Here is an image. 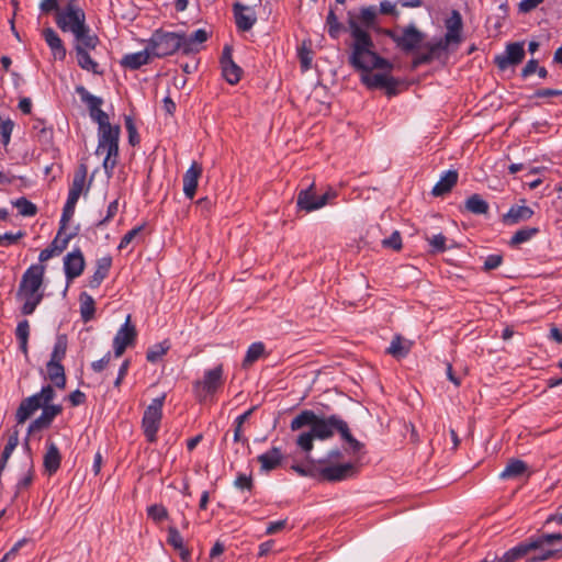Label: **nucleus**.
I'll return each instance as SVG.
<instances>
[{
	"mask_svg": "<svg viewBox=\"0 0 562 562\" xmlns=\"http://www.w3.org/2000/svg\"><path fill=\"white\" fill-rule=\"evenodd\" d=\"M145 228V225L142 224L139 226L134 227L133 229L128 231L122 238L119 244V249L126 248L132 241L134 240H140L142 239V232Z\"/></svg>",
	"mask_w": 562,
	"mask_h": 562,
	"instance_id": "6e6d98bb",
	"label": "nucleus"
},
{
	"mask_svg": "<svg viewBox=\"0 0 562 562\" xmlns=\"http://www.w3.org/2000/svg\"><path fill=\"white\" fill-rule=\"evenodd\" d=\"M464 209L475 215L486 214L488 212V203L477 193L470 195L465 203Z\"/></svg>",
	"mask_w": 562,
	"mask_h": 562,
	"instance_id": "58836bf2",
	"label": "nucleus"
},
{
	"mask_svg": "<svg viewBox=\"0 0 562 562\" xmlns=\"http://www.w3.org/2000/svg\"><path fill=\"white\" fill-rule=\"evenodd\" d=\"M412 347L413 341L402 337L401 335H395L386 349V353L400 360L409 353Z\"/></svg>",
	"mask_w": 562,
	"mask_h": 562,
	"instance_id": "7c9ffc66",
	"label": "nucleus"
},
{
	"mask_svg": "<svg viewBox=\"0 0 562 562\" xmlns=\"http://www.w3.org/2000/svg\"><path fill=\"white\" fill-rule=\"evenodd\" d=\"M151 57L150 48L147 45L144 50L126 54L121 60V66L131 70H136L142 66L147 65Z\"/></svg>",
	"mask_w": 562,
	"mask_h": 562,
	"instance_id": "393cba45",
	"label": "nucleus"
},
{
	"mask_svg": "<svg viewBox=\"0 0 562 562\" xmlns=\"http://www.w3.org/2000/svg\"><path fill=\"white\" fill-rule=\"evenodd\" d=\"M33 396L37 397V401L41 403L42 407L44 405H49V402H52L55 397V391L52 385H46L40 393H36Z\"/></svg>",
	"mask_w": 562,
	"mask_h": 562,
	"instance_id": "052dcab7",
	"label": "nucleus"
},
{
	"mask_svg": "<svg viewBox=\"0 0 562 562\" xmlns=\"http://www.w3.org/2000/svg\"><path fill=\"white\" fill-rule=\"evenodd\" d=\"M65 231H60V228L57 232L56 237L50 243L49 247L54 249L56 255L61 254L68 246V243L70 239L75 236V234H68L65 237H61Z\"/></svg>",
	"mask_w": 562,
	"mask_h": 562,
	"instance_id": "5fc2aeb1",
	"label": "nucleus"
},
{
	"mask_svg": "<svg viewBox=\"0 0 562 562\" xmlns=\"http://www.w3.org/2000/svg\"><path fill=\"white\" fill-rule=\"evenodd\" d=\"M222 74L229 85H236L241 78L243 70L232 57V47L225 46L221 56Z\"/></svg>",
	"mask_w": 562,
	"mask_h": 562,
	"instance_id": "f3484780",
	"label": "nucleus"
},
{
	"mask_svg": "<svg viewBox=\"0 0 562 562\" xmlns=\"http://www.w3.org/2000/svg\"><path fill=\"white\" fill-rule=\"evenodd\" d=\"M297 56L302 70L307 71L312 67L314 53L311 47L306 45V42H303L302 46L297 49Z\"/></svg>",
	"mask_w": 562,
	"mask_h": 562,
	"instance_id": "8fccbe9b",
	"label": "nucleus"
},
{
	"mask_svg": "<svg viewBox=\"0 0 562 562\" xmlns=\"http://www.w3.org/2000/svg\"><path fill=\"white\" fill-rule=\"evenodd\" d=\"M15 336L18 340H29L30 336V324L27 319H23L19 322L16 329H15Z\"/></svg>",
	"mask_w": 562,
	"mask_h": 562,
	"instance_id": "e2e57ef3",
	"label": "nucleus"
},
{
	"mask_svg": "<svg viewBox=\"0 0 562 562\" xmlns=\"http://www.w3.org/2000/svg\"><path fill=\"white\" fill-rule=\"evenodd\" d=\"M357 473V467L353 463L334 464L321 469V481L340 482L352 477Z\"/></svg>",
	"mask_w": 562,
	"mask_h": 562,
	"instance_id": "4468645a",
	"label": "nucleus"
},
{
	"mask_svg": "<svg viewBox=\"0 0 562 562\" xmlns=\"http://www.w3.org/2000/svg\"><path fill=\"white\" fill-rule=\"evenodd\" d=\"M88 168L85 164L77 168L71 186L69 188L68 198L78 201L85 190Z\"/></svg>",
	"mask_w": 562,
	"mask_h": 562,
	"instance_id": "c85d7f7f",
	"label": "nucleus"
},
{
	"mask_svg": "<svg viewBox=\"0 0 562 562\" xmlns=\"http://www.w3.org/2000/svg\"><path fill=\"white\" fill-rule=\"evenodd\" d=\"M106 153L105 158L103 160V168L105 170V173L111 177L113 169L117 165V157H119V146L114 147H108L104 149Z\"/></svg>",
	"mask_w": 562,
	"mask_h": 562,
	"instance_id": "de8ad7c7",
	"label": "nucleus"
},
{
	"mask_svg": "<svg viewBox=\"0 0 562 562\" xmlns=\"http://www.w3.org/2000/svg\"><path fill=\"white\" fill-rule=\"evenodd\" d=\"M46 367L49 380L56 387L64 389L66 386V375L61 361L49 360Z\"/></svg>",
	"mask_w": 562,
	"mask_h": 562,
	"instance_id": "4c0bfd02",
	"label": "nucleus"
},
{
	"mask_svg": "<svg viewBox=\"0 0 562 562\" xmlns=\"http://www.w3.org/2000/svg\"><path fill=\"white\" fill-rule=\"evenodd\" d=\"M97 269L93 273V276L89 279L88 285L91 289H97L101 285L104 279L108 278L111 266H112V258L111 256H104L102 258H99L95 261Z\"/></svg>",
	"mask_w": 562,
	"mask_h": 562,
	"instance_id": "a878e982",
	"label": "nucleus"
},
{
	"mask_svg": "<svg viewBox=\"0 0 562 562\" xmlns=\"http://www.w3.org/2000/svg\"><path fill=\"white\" fill-rule=\"evenodd\" d=\"M326 25L328 27V34L331 38L336 40L342 30L341 23L338 21L334 10L330 9L326 19Z\"/></svg>",
	"mask_w": 562,
	"mask_h": 562,
	"instance_id": "603ef678",
	"label": "nucleus"
},
{
	"mask_svg": "<svg viewBox=\"0 0 562 562\" xmlns=\"http://www.w3.org/2000/svg\"><path fill=\"white\" fill-rule=\"evenodd\" d=\"M258 462L263 471H271L278 468L282 460V453L279 448H272L266 453L258 456Z\"/></svg>",
	"mask_w": 562,
	"mask_h": 562,
	"instance_id": "e433bc0d",
	"label": "nucleus"
},
{
	"mask_svg": "<svg viewBox=\"0 0 562 562\" xmlns=\"http://www.w3.org/2000/svg\"><path fill=\"white\" fill-rule=\"evenodd\" d=\"M86 23V14L77 0H69L66 8L56 14V24L64 32H72Z\"/></svg>",
	"mask_w": 562,
	"mask_h": 562,
	"instance_id": "6e6552de",
	"label": "nucleus"
},
{
	"mask_svg": "<svg viewBox=\"0 0 562 562\" xmlns=\"http://www.w3.org/2000/svg\"><path fill=\"white\" fill-rule=\"evenodd\" d=\"M78 201L67 198V201L63 209V214L59 222L60 231H66L69 221L71 220L75 207Z\"/></svg>",
	"mask_w": 562,
	"mask_h": 562,
	"instance_id": "864d4df0",
	"label": "nucleus"
},
{
	"mask_svg": "<svg viewBox=\"0 0 562 562\" xmlns=\"http://www.w3.org/2000/svg\"><path fill=\"white\" fill-rule=\"evenodd\" d=\"M235 486L239 490H248L250 491L252 487V479L246 474H238L235 480Z\"/></svg>",
	"mask_w": 562,
	"mask_h": 562,
	"instance_id": "774afa93",
	"label": "nucleus"
},
{
	"mask_svg": "<svg viewBox=\"0 0 562 562\" xmlns=\"http://www.w3.org/2000/svg\"><path fill=\"white\" fill-rule=\"evenodd\" d=\"M303 427H310L308 431L301 432L295 442L304 452H311L314 439L327 440L338 432L353 452L362 449L363 445L350 432L347 422L338 415L319 416L311 409L302 411L296 415L290 425L291 430L297 431Z\"/></svg>",
	"mask_w": 562,
	"mask_h": 562,
	"instance_id": "f257e3e1",
	"label": "nucleus"
},
{
	"mask_svg": "<svg viewBox=\"0 0 562 562\" xmlns=\"http://www.w3.org/2000/svg\"><path fill=\"white\" fill-rule=\"evenodd\" d=\"M385 34L405 53L415 50L424 40V34L415 25L406 26L401 34L392 30H386Z\"/></svg>",
	"mask_w": 562,
	"mask_h": 562,
	"instance_id": "1a4fd4ad",
	"label": "nucleus"
},
{
	"mask_svg": "<svg viewBox=\"0 0 562 562\" xmlns=\"http://www.w3.org/2000/svg\"><path fill=\"white\" fill-rule=\"evenodd\" d=\"M38 408H41V403L37 401L36 396L32 395L24 398L16 409L15 419L18 424L25 423Z\"/></svg>",
	"mask_w": 562,
	"mask_h": 562,
	"instance_id": "f704fd0d",
	"label": "nucleus"
},
{
	"mask_svg": "<svg viewBox=\"0 0 562 562\" xmlns=\"http://www.w3.org/2000/svg\"><path fill=\"white\" fill-rule=\"evenodd\" d=\"M542 543V540L537 539L526 544H517L516 547L506 551L502 557L494 555L491 558V555H487L481 562H515L518 559L526 557L530 550L540 548Z\"/></svg>",
	"mask_w": 562,
	"mask_h": 562,
	"instance_id": "ddd939ff",
	"label": "nucleus"
},
{
	"mask_svg": "<svg viewBox=\"0 0 562 562\" xmlns=\"http://www.w3.org/2000/svg\"><path fill=\"white\" fill-rule=\"evenodd\" d=\"M43 36L52 49L55 59L63 60L66 57V48L58 34L52 27H46L43 31Z\"/></svg>",
	"mask_w": 562,
	"mask_h": 562,
	"instance_id": "72a5a7b5",
	"label": "nucleus"
},
{
	"mask_svg": "<svg viewBox=\"0 0 562 562\" xmlns=\"http://www.w3.org/2000/svg\"><path fill=\"white\" fill-rule=\"evenodd\" d=\"M362 82L369 88H381L386 90L387 95H395L397 93V86L400 81L386 74H364Z\"/></svg>",
	"mask_w": 562,
	"mask_h": 562,
	"instance_id": "2eb2a0df",
	"label": "nucleus"
},
{
	"mask_svg": "<svg viewBox=\"0 0 562 562\" xmlns=\"http://www.w3.org/2000/svg\"><path fill=\"white\" fill-rule=\"evenodd\" d=\"M75 50L77 56V63L82 69L91 71L97 75L102 74V71L99 70L98 63L94 61L89 55V49H81L80 47H75Z\"/></svg>",
	"mask_w": 562,
	"mask_h": 562,
	"instance_id": "ea45409f",
	"label": "nucleus"
},
{
	"mask_svg": "<svg viewBox=\"0 0 562 562\" xmlns=\"http://www.w3.org/2000/svg\"><path fill=\"white\" fill-rule=\"evenodd\" d=\"M119 210V201L114 200L108 205L106 215L102 218L97 226H103L109 223L117 213Z\"/></svg>",
	"mask_w": 562,
	"mask_h": 562,
	"instance_id": "69168bd1",
	"label": "nucleus"
},
{
	"mask_svg": "<svg viewBox=\"0 0 562 562\" xmlns=\"http://www.w3.org/2000/svg\"><path fill=\"white\" fill-rule=\"evenodd\" d=\"M60 462L61 456L57 446L52 441H47V450L43 459V465L45 471L49 475L56 473L60 467Z\"/></svg>",
	"mask_w": 562,
	"mask_h": 562,
	"instance_id": "c756f323",
	"label": "nucleus"
},
{
	"mask_svg": "<svg viewBox=\"0 0 562 562\" xmlns=\"http://www.w3.org/2000/svg\"><path fill=\"white\" fill-rule=\"evenodd\" d=\"M526 470L527 464L524 461L512 459L507 463L506 468L502 471L499 476L502 479H513L524 474Z\"/></svg>",
	"mask_w": 562,
	"mask_h": 562,
	"instance_id": "79ce46f5",
	"label": "nucleus"
},
{
	"mask_svg": "<svg viewBox=\"0 0 562 562\" xmlns=\"http://www.w3.org/2000/svg\"><path fill=\"white\" fill-rule=\"evenodd\" d=\"M120 135V125H111L105 128H98L97 153L104 151V149L108 147L119 146Z\"/></svg>",
	"mask_w": 562,
	"mask_h": 562,
	"instance_id": "4be33fe9",
	"label": "nucleus"
},
{
	"mask_svg": "<svg viewBox=\"0 0 562 562\" xmlns=\"http://www.w3.org/2000/svg\"><path fill=\"white\" fill-rule=\"evenodd\" d=\"M203 168L196 161H193L183 175V193L188 199H193L196 192L199 179L202 176Z\"/></svg>",
	"mask_w": 562,
	"mask_h": 562,
	"instance_id": "6ab92c4d",
	"label": "nucleus"
},
{
	"mask_svg": "<svg viewBox=\"0 0 562 562\" xmlns=\"http://www.w3.org/2000/svg\"><path fill=\"white\" fill-rule=\"evenodd\" d=\"M170 345L168 341H162L151 346L146 353V359L148 362L155 363L159 361L169 350Z\"/></svg>",
	"mask_w": 562,
	"mask_h": 562,
	"instance_id": "49530a36",
	"label": "nucleus"
},
{
	"mask_svg": "<svg viewBox=\"0 0 562 562\" xmlns=\"http://www.w3.org/2000/svg\"><path fill=\"white\" fill-rule=\"evenodd\" d=\"M524 42H514L506 45L505 52L495 56L494 63L501 69L519 65L525 58Z\"/></svg>",
	"mask_w": 562,
	"mask_h": 562,
	"instance_id": "9b49d317",
	"label": "nucleus"
},
{
	"mask_svg": "<svg viewBox=\"0 0 562 562\" xmlns=\"http://www.w3.org/2000/svg\"><path fill=\"white\" fill-rule=\"evenodd\" d=\"M376 19V9L375 7H366L360 10L359 20L360 22L367 26L370 27L374 24V21Z\"/></svg>",
	"mask_w": 562,
	"mask_h": 562,
	"instance_id": "13d9d810",
	"label": "nucleus"
},
{
	"mask_svg": "<svg viewBox=\"0 0 562 562\" xmlns=\"http://www.w3.org/2000/svg\"><path fill=\"white\" fill-rule=\"evenodd\" d=\"M86 266L83 254L80 249H75L64 258V270L68 282L82 274Z\"/></svg>",
	"mask_w": 562,
	"mask_h": 562,
	"instance_id": "dca6fc26",
	"label": "nucleus"
},
{
	"mask_svg": "<svg viewBox=\"0 0 562 562\" xmlns=\"http://www.w3.org/2000/svg\"><path fill=\"white\" fill-rule=\"evenodd\" d=\"M183 34L157 30L153 33L148 46L153 57L162 58L182 52Z\"/></svg>",
	"mask_w": 562,
	"mask_h": 562,
	"instance_id": "20e7f679",
	"label": "nucleus"
},
{
	"mask_svg": "<svg viewBox=\"0 0 562 562\" xmlns=\"http://www.w3.org/2000/svg\"><path fill=\"white\" fill-rule=\"evenodd\" d=\"M45 274V266L36 263L29 267L23 273L16 299L23 301L21 313L31 315L42 302L44 294L41 292Z\"/></svg>",
	"mask_w": 562,
	"mask_h": 562,
	"instance_id": "7ed1b4c3",
	"label": "nucleus"
},
{
	"mask_svg": "<svg viewBox=\"0 0 562 562\" xmlns=\"http://www.w3.org/2000/svg\"><path fill=\"white\" fill-rule=\"evenodd\" d=\"M42 414L34 419L29 426V432H34L44 428H47L54 418L59 415L63 411L60 405H44Z\"/></svg>",
	"mask_w": 562,
	"mask_h": 562,
	"instance_id": "aec40b11",
	"label": "nucleus"
},
{
	"mask_svg": "<svg viewBox=\"0 0 562 562\" xmlns=\"http://www.w3.org/2000/svg\"><path fill=\"white\" fill-rule=\"evenodd\" d=\"M533 215V211L526 205H513L509 211L503 215V222L507 225H515L528 221Z\"/></svg>",
	"mask_w": 562,
	"mask_h": 562,
	"instance_id": "2f4dec72",
	"label": "nucleus"
},
{
	"mask_svg": "<svg viewBox=\"0 0 562 562\" xmlns=\"http://www.w3.org/2000/svg\"><path fill=\"white\" fill-rule=\"evenodd\" d=\"M539 233L538 227H524L518 229L512 237L509 245L512 247L518 246L522 243L530 240L533 236Z\"/></svg>",
	"mask_w": 562,
	"mask_h": 562,
	"instance_id": "a18cd8bd",
	"label": "nucleus"
},
{
	"mask_svg": "<svg viewBox=\"0 0 562 562\" xmlns=\"http://www.w3.org/2000/svg\"><path fill=\"white\" fill-rule=\"evenodd\" d=\"M425 48L427 49L426 52L418 53L414 57L412 61V69H417L419 66L429 64L434 59L439 58L440 54L447 49V47L443 46V43H440L439 41L436 43H427Z\"/></svg>",
	"mask_w": 562,
	"mask_h": 562,
	"instance_id": "5701e85b",
	"label": "nucleus"
},
{
	"mask_svg": "<svg viewBox=\"0 0 562 562\" xmlns=\"http://www.w3.org/2000/svg\"><path fill=\"white\" fill-rule=\"evenodd\" d=\"M61 0H42L41 3H40V9L43 13L45 14H48L53 11L56 12V14L58 13V11H61L59 9V2Z\"/></svg>",
	"mask_w": 562,
	"mask_h": 562,
	"instance_id": "0e129e2a",
	"label": "nucleus"
},
{
	"mask_svg": "<svg viewBox=\"0 0 562 562\" xmlns=\"http://www.w3.org/2000/svg\"><path fill=\"white\" fill-rule=\"evenodd\" d=\"M165 400L166 394L164 393L161 396L154 398L144 412L142 427L149 442H155L157 439Z\"/></svg>",
	"mask_w": 562,
	"mask_h": 562,
	"instance_id": "423d86ee",
	"label": "nucleus"
},
{
	"mask_svg": "<svg viewBox=\"0 0 562 562\" xmlns=\"http://www.w3.org/2000/svg\"><path fill=\"white\" fill-rule=\"evenodd\" d=\"M71 33L76 41L75 47H80L81 49H94L99 43L98 36L91 33L86 23L80 25V27L74 29Z\"/></svg>",
	"mask_w": 562,
	"mask_h": 562,
	"instance_id": "b1692460",
	"label": "nucleus"
},
{
	"mask_svg": "<svg viewBox=\"0 0 562 562\" xmlns=\"http://www.w3.org/2000/svg\"><path fill=\"white\" fill-rule=\"evenodd\" d=\"M382 246L384 248H390L395 251H398L402 249V237L398 231H394L392 235L389 238H384L382 240Z\"/></svg>",
	"mask_w": 562,
	"mask_h": 562,
	"instance_id": "bf43d9fd",
	"label": "nucleus"
},
{
	"mask_svg": "<svg viewBox=\"0 0 562 562\" xmlns=\"http://www.w3.org/2000/svg\"><path fill=\"white\" fill-rule=\"evenodd\" d=\"M503 262V257L501 255H490L486 257L484 261V270L490 271L498 268Z\"/></svg>",
	"mask_w": 562,
	"mask_h": 562,
	"instance_id": "338daca9",
	"label": "nucleus"
},
{
	"mask_svg": "<svg viewBox=\"0 0 562 562\" xmlns=\"http://www.w3.org/2000/svg\"><path fill=\"white\" fill-rule=\"evenodd\" d=\"M147 515L155 522H160L168 518V512L165 506L159 504H154L147 508Z\"/></svg>",
	"mask_w": 562,
	"mask_h": 562,
	"instance_id": "4d7b16f0",
	"label": "nucleus"
},
{
	"mask_svg": "<svg viewBox=\"0 0 562 562\" xmlns=\"http://www.w3.org/2000/svg\"><path fill=\"white\" fill-rule=\"evenodd\" d=\"M76 92L80 95L81 101L87 104L90 117L98 123V128L111 126L109 115L101 110L103 103L101 98L91 94L83 86H78Z\"/></svg>",
	"mask_w": 562,
	"mask_h": 562,
	"instance_id": "9d476101",
	"label": "nucleus"
},
{
	"mask_svg": "<svg viewBox=\"0 0 562 562\" xmlns=\"http://www.w3.org/2000/svg\"><path fill=\"white\" fill-rule=\"evenodd\" d=\"M315 184L300 191L296 204L301 210L312 212L327 204V196H318L314 191Z\"/></svg>",
	"mask_w": 562,
	"mask_h": 562,
	"instance_id": "a211bd4d",
	"label": "nucleus"
},
{
	"mask_svg": "<svg viewBox=\"0 0 562 562\" xmlns=\"http://www.w3.org/2000/svg\"><path fill=\"white\" fill-rule=\"evenodd\" d=\"M348 26L353 38L349 64L356 69L369 74L372 69L391 70L393 65L374 52V43L370 34L359 23L349 18Z\"/></svg>",
	"mask_w": 562,
	"mask_h": 562,
	"instance_id": "f03ea898",
	"label": "nucleus"
},
{
	"mask_svg": "<svg viewBox=\"0 0 562 562\" xmlns=\"http://www.w3.org/2000/svg\"><path fill=\"white\" fill-rule=\"evenodd\" d=\"M292 469L301 476H308L321 480V469L312 460H307L305 464H293Z\"/></svg>",
	"mask_w": 562,
	"mask_h": 562,
	"instance_id": "37998d69",
	"label": "nucleus"
},
{
	"mask_svg": "<svg viewBox=\"0 0 562 562\" xmlns=\"http://www.w3.org/2000/svg\"><path fill=\"white\" fill-rule=\"evenodd\" d=\"M447 33L443 38L439 40L440 43H443V46L448 47L451 43H460L461 41V30H462V19L461 14L458 11H453L451 16L446 21Z\"/></svg>",
	"mask_w": 562,
	"mask_h": 562,
	"instance_id": "412c9836",
	"label": "nucleus"
},
{
	"mask_svg": "<svg viewBox=\"0 0 562 562\" xmlns=\"http://www.w3.org/2000/svg\"><path fill=\"white\" fill-rule=\"evenodd\" d=\"M542 540L543 543L540 548L532 549L528 552L531 553V555L528 558L529 562H543L547 561L560 553V550H553L549 547L552 546L555 541L562 540V533L561 532H554V533H541L532 536L525 541L520 542L519 544H526L532 540Z\"/></svg>",
	"mask_w": 562,
	"mask_h": 562,
	"instance_id": "0eeeda50",
	"label": "nucleus"
},
{
	"mask_svg": "<svg viewBox=\"0 0 562 562\" xmlns=\"http://www.w3.org/2000/svg\"><path fill=\"white\" fill-rule=\"evenodd\" d=\"M458 178L459 175L457 170L446 171L441 176L440 180L434 186L431 194L434 196H442L449 193L452 190V188L457 184Z\"/></svg>",
	"mask_w": 562,
	"mask_h": 562,
	"instance_id": "cd10ccee",
	"label": "nucleus"
},
{
	"mask_svg": "<svg viewBox=\"0 0 562 562\" xmlns=\"http://www.w3.org/2000/svg\"><path fill=\"white\" fill-rule=\"evenodd\" d=\"M68 339L66 335H58L54 345V349L50 356L53 361H61L67 351Z\"/></svg>",
	"mask_w": 562,
	"mask_h": 562,
	"instance_id": "09e8293b",
	"label": "nucleus"
},
{
	"mask_svg": "<svg viewBox=\"0 0 562 562\" xmlns=\"http://www.w3.org/2000/svg\"><path fill=\"white\" fill-rule=\"evenodd\" d=\"M426 240L430 244L434 251H436V252H443L447 249V247H446L447 239H446V236L442 234H437L431 237H426Z\"/></svg>",
	"mask_w": 562,
	"mask_h": 562,
	"instance_id": "680f3d73",
	"label": "nucleus"
},
{
	"mask_svg": "<svg viewBox=\"0 0 562 562\" xmlns=\"http://www.w3.org/2000/svg\"><path fill=\"white\" fill-rule=\"evenodd\" d=\"M167 543L171 546L183 562H189L191 551L184 546L183 538L175 526H169Z\"/></svg>",
	"mask_w": 562,
	"mask_h": 562,
	"instance_id": "bb28decb",
	"label": "nucleus"
},
{
	"mask_svg": "<svg viewBox=\"0 0 562 562\" xmlns=\"http://www.w3.org/2000/svg\"><path fill=\"white\" fill-rule=\"evenodd\" d=\"M265 352V345L260 341L254 342L249 346L246 356L243 360V368L250 367L256 362Z\"/></svg>",
	"mask_w": 562,
	"mask_h": 562,
	"instance_id": "c03bdc74",
	"label": "nucleus"
},
{
	"mask_svg": "<svg viewBox=\"0 0 562 562\" xmlns=\"http://www.w3.org/2000/svg\"><path fill=\"white\" fill-rule=\"evenodd\" d=\"M182 34H183L182 53L186 55L190 54L192 52H196L198 46L200 44L206 42L209 38L207 32L203 29L196 30L190 36H187L184 33H182Z\"/></svg>",
	"mask_w": 562,
	"mask_h": 562,
	"instance_id": "c9c22d12",
	"label": "nucleus"
},
{
	"mask_svg": "<svg viewBox=\"0 0 562 562\" xmlns=\"http://www.w3.org/2000/svg\"><path fill=\"white\" fill-rule=\"evenodd\" d=\"M250 8L241 4V3H235L234 4V15H235V22L238 30L243 32L249 31L254 24L256 23L257 19L254 14H246L245 11H249Z\"/></svg>",
	"mask_w": 562,
	"mask_h": 562,
	"instance_id": "473e14b6",
	"label": "nucleus"
},
{
	"mask_svg": "<svg viewBox=\"0 0 562 562\" xmlns=\"http://www.w3.org/2000/svg\"><path fill=\"white\" fill-rule=\"evenodd\" d=\"M12 204L19 210V213L22 216H34L37 213L36 205L29 201L26 198H20L13 201Z\"/></svg>",
	"mask_w": 562,
	"mask_h": 562,
	"instance_id": "3c124183",
	"label": "nucleus"
},
{
	"mask_svg": "<svg viewBox=\"0 0 562 562\" xmlns=\"http://www.w3.org/2000/svg\"><path fill=\"white\" fill-rule=\"evenodd\" d=\"M136 336V328L131 324V316L128 315L125 324L119 329L113 339L114 357L120 358L125 349L135 342Z\"/></svg>",
	"mask_w": 562,
	"mask_h": 562,
	"instance_id": "f8f14e48",
	"label": "nucleus"
},
{
	"mask_svg": "<svg viewBox=\"0 0 562 562\" xmlns=\"http://www.w3.org/2000/svg\"><path fill=\"white\" fill-rule=\"evenodd\" d=\"M80 314L83 322H89L93 318L95 313V303L91 295L82 292L79 296Z\"/></svg>",
	"mask_w": 562,
	"mask_h": 562,
	"instance_id": "a19ab883",
	"label": "nucleus"
},
{
	"mask_svg": "<svg viewBox=\"0 0 562 562\" xmlns=\"http://www.w3.org/2000/svg\"><path fill=\"white\" fill-rule=\"evenodd\" d=\"M223 364L206 370L201 380L193 382V393L199 403H204L223 386Z\"/></svg>",
	"mask_w": 562,
	"mask_h": 562,
	"instance_id": "39448f33",
	"label": "nucleus"
}]
</instances>
